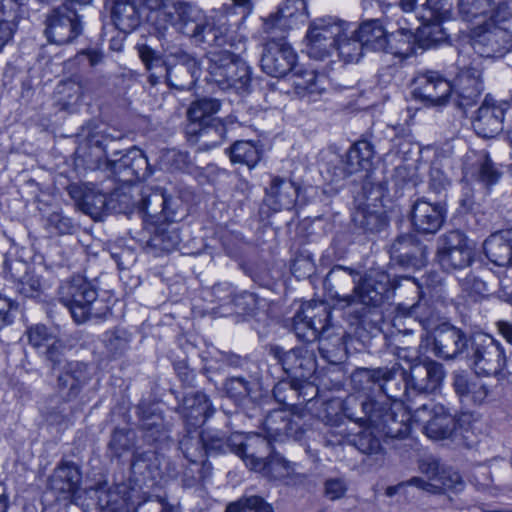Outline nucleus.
<instances>
[{"instance_id":"nucleus-6","label":"nucleus","mask_w":512,"mask_h":512,"mask_svg":"<svg viewBox=\"0 0 512 512\" xmlns=\"http://www.w3.org/2000/svg\"><path fill=\"white\" fill-rule=\"evenodd\" d=\"M409 414L408 431L411 422L420 424L423 433L432 440L449 439L456 430L455 417L442 404L426 403ZM407 432L405 435H407Z\"/></svg>"},{"instance_id":"nucleus-20","label":"nucleus","mask_w":512,"mask_h":512,"mask_svg":"<svg viewBox=\"0 0 512 512\" xmlns=\"http://www.w3.org/2000/svg\"><path fill=\"white\" fill-rule=\"evenodd\" d=\"M452 8L451 0H425L416 8L414 15L422 24L420 33L431 41L441 40L443 36L440 23L451 18Z\"/></svg>"},{"instance_id":"nucleus-43","label":"nucleus","mask_w":512,"mask_h":512,"mask_svg":"<svg viewBox=\"0 0 512 512\" xmlns=\"http://www.w3.org/2000/svg\"><path fill=\"white\" fill-rule=\"evenodd\" d=\"M180 242V235L175 228L160 226L147 241L146 248L154 252H169L177 248Z\"/></svg>"},{"instance_id":"nucleus-31","label":"nucleus","mask_w":512,"mask_h":512,"mask_svg":"<svg viewBox=\"0 0 512 512\" xmlns=\"http://www.w3.org/2000/svg\"><path fill=\"white\" fill-rule=\"evenodd\" d=\"M486 257L497 266H512V229L491 234L483 244Z\"/></svg>"},{"instance_id":"nucleus-59","label":"nucleus","mask_w":512,"mask_h":512,"mask_svg":"<svg viewBox=\"0 0 512 512\" xmlns=\"http://www.w3.org/2000/svg\"><path fill=\"white\" fill-rule=\"evenodd\" d=\"M349 164L343 157H336L334 161L327 164L325 173L330 182H339L345 178L354 175L349 171Z\"/></svg>"},{"instance_id":"nucleus-8","label":"nucleus","mask_w":512,"mask_h":512,"mask_svg":"<svg viewBox=\"0 0 512 512\" xmlns=\"http://www.w3.org/2000/svg\"><path fill=\"white\" fill-rule=\"evenodd\" d=\"M163 65L167 84L179 90L193 87L201 72L199 61L179 47L165 50Z\"/></svg>"},{"instance_id":"nucleus-15","label":"nucleus","mask_w":512,"mask_h":512,"mask_svg":"<svg viewBox=\"0 0 512 512\" xmlns=\"http://www.w3.org/2000/svg\"><path fill=\"white\" fill-rule=\"evenodd\" d=\"M471 359L478 375H497L506 365L503 347L490 335H482L475 339Z\"/></svg>"},{"instance_id":"nucleus-45","label":"nucleus","mask_w":512,"mask_h":512,"mask_svg":"<svg viewBox=\"0 0 512 512\" xmlns=\"http://www.w3.org/2000/svg\"><path fill=\"white\" fill-rule=\"evenodd\" d=\"M263 429L266 435L274 441L284 435H289L292 431L289 414L284 410L270 412L264 420Z\"/></svg>"},{"instance_id":"nucleus-50","label":"nucleus","mask_w":512,"mask_h":512,"mask_svg":"<svg viewBox=\"0 0 512 512\" xmlns=\"http://www.w3.org/2000/svg\"><path fill=\"white\" fill-rule=\"evenodd\" d=\"M298 469L297 464L287 461L279 454H275L270 457L268 466L262 473L264 476L269 475L274 478H292L302 475Z\"/></svg>"},{"instance_id":"nucleus-19","label":"nucleus","mask_w":512,"mask_h":512,"mask_svg":"<svg viewBox=\"0 0 512 512\" xmlns=\"http://www.w3.org/2000/svg\"><path fill=\"white\" fill-rule=\"evenodd\" d=\"M269 352L292 378V385L309 380L316 370V360L303 348L284 351L282 347L272 346Z\"/></svg>"},{"instance_id":"nucleus-29","label":"nucleus","mask_w":512,"mask_h":512,"mask_svg":"<svg viewBox=\"0 0 512 512\" xmlns=\"http://www.w3.org/2000/svg\"><path fill=\"white\" fill-rule=\"evenodd\" d=\"M466 346L467 339L459 329L444 324L436 330L433 350L438 357L452 359Z\"/></svg>"},{"instance_id":"nucleus-34","label":"nucleus","mask_w":512,"mask_h":512,"mask_svg":"<svg viewBox=\"0 0 512 512\" xmlns=\"http://www.w3.org/2000/svg\"><path fill=\"white\" fill-rule=\"evenodd\" d=\"M399 29L397 32H391L388 38L387 49L382 52L390 53L401 59L408 58L413 53L411 40L413 38V30L420 32V27L414 28L406 18L396 20Z\"/></svg>"},{"instance_id":"nucleus-2","label":"nucleus","mask_w":512,"mask_h":512,"mask_svg":"<svg viewBox=\"0 0 512 512\" xmlns=\"http://www.w3.org/2000/svg\"><path fill=\"white\" fill-rule=\"evenodd\" d=\"M147 10L146 19L158 31L172 26L180 33L191 36L193 27L204 20L203 11L183 0H141Z\"/></svg>"},{"instance_id":"nucleus-25","label":"nucleus","mask_w":512,"mask_h":512,"mask_svg":"<svg viewBox=\"0 0 512 512\" xmlns=\"http://www.w3.org/2000/svg\"><path fill=\"white\" fill-rule=\"evenodd\" d=\"M446 209L440 202H430L425 198L418 199L412 209V223L421 233H436L444 223Z\"/></svg>"},{"instance_id":"nucleus-57","label":"nucleus","mask_w":512,"mask_h":512,"mask_svg":"<svg viewBox=\"0 0 512 512\" xmlns=\"http://www.w3.org/2000/svg\"><path fill=\"white\" fill-rule=\"evenodd\" d=\"M106 484L107 482H99L95 488L86 490L84 492L86 495L85 499H89L91 501L95 500V504L100 509H104L110 504L115 503L117 501L116 497L111 492H109V488Z\"/></svg>"},{"instance_id":"nucleus-47","label":"nucleus","mask_w":512,"mask_h":512,"mask_svg":"<svg viewBox=\"0 0 512 512\" xmlns=\"http://www.w3.org/2000/svg\"><path fill=\"white\" fill-rule=\"evenodd\" d=\"M229 157L233 163L253 168L259 162L261 152L251 141H237L229 148Z\"/></svg>"},{"instance_id":"nucleus-12","label":"nucleus","mask_w":512,"mask_h":512,"mask_svg":"<svg viewBox=\"0 0 512 512\" xmlns=\"http://www.w3.org/2000/svg\"><path fill=\"white\" fill-rule=\"evenodd\" d=\"M444 377L443 365L436 361L424 360L411 364L404 377L408 399L416 395L434 393L440 388Z\"/></svg>"},{"instance_id":"nucleus-28","label":"nucleus","mask_w":512,"mask_h":512,"mask_svg":"<svg viewBox=\"0 0 512 512\" xmlns=\"http://www.w3.org/2000/svg\"><path fill=\"white\" fill-rule=\"evenodd\" d=\"M501 177V172L486 151L474 153L473 157L467 156L464 166V178L482 183L485 186L496 184Z\"/></svg>"},{"instance_id":"nucleus-13","label":"nucleus","mask_w":512,"mask_h":512,"mask_svg":"<svg viewBox=\"0 0 512 512\" xmlns=\"http://www.w3.org/2000/svg\"><path fill=\"white\" fill-rule=\"evenodd\" d=\"M502 23H479L473 30L472 47L483 57L503 56L512 48V34Z\"/></svg>"},{"instance_id":"nucleus-52","label":"nucleus","mask_w":512,"mask_h":512,"mask_svg":"<svg viewBox=\"0 0 512 512\" xmlns=\"http://www.w3.org/2000/svg\"><path fill=\"white\" fill-rule=\"evenodd\" d=\"M170 202L171 198L167 197L162 191H155L142 199L141 209L149 216L160 213L168 219L170 218L168 212Z\"/></svg>"},{"instance_id":"nucleus-33","label":"nucleus","mask_w":512,"mask_h":512,"mask_svg":"<svg viewBox=\"0 0 512 512\" xmlns=\"http://www.w3.org/2000/svg\"><path fill=\"white\" fill-rule=\"evenodd\" d=\"M453 386L456 394L464 403L481 405L489 395L487 385L478 377L455 374Z\"/></svg>"},{"instance_id":"nucleus-54","label":"nucleus","mask_w":512,"mask_h":512,"mask_svg":"<svg viewBox=\"0 0 512 512\" xmlns=\"http://www.w3.org/2000/svg\"><path fill=\"white\" fill-rule=\"evenodd\" d=\"M141 426L145 430V438L148 442H162L168 439L163 418L159 414L143 415Z\"/></svg>"},{"instance_id":"nucleus-26","label":"nucleus","mask_w":512,"mask_h":512,"mask_svg":"<svg viewBox=\"0 0 512 512\" xmlns=\"http://www.w3.org/2000/svg\"><path fill=\"white\" fill-rule=\"evenodd\" d=\"M29 343L44 354L55 369L60 366L64 356V343L45 325H35L28 330Z\"/></svg>"},{"instance_id":"nucleus-37","label":"nucleus","mask_w":512,"mask_h":512,"mask_svg":"<svg viewBox=\"0 0 512 512\" xmlns=\"http://www.w3.org/2000/svg\"><path fill=\"white\" fill-rule=\"evenodd\" d=\"M289 80L295 93L301 97L313 98L325 90V77L317 74L314 70H296L291 73Z\"/></svg>"},{"instance_id":"nucleus-36","label":"nucleus","mask_w":512,"mask_h":512,"mask_svg":"<svg viewBox=\"0 0 512 512\" xmlns=\"http://www.w3.org/2000/svg\"><path fill=\"white\" fill-rule=\"evenodd\" d=\"M111 17L116 28L130 33L140 24V11L133 0H113Z\"/></svg>"},{"instance_id":"nucleus-44","label":"nucleus","mask_w":512,"mask_h":512,"mask_svg":"<svg viewBox=\"0 0 512 512\" xmlns=\"http://www.w3.org/2000/svg\"><path fill=\"white\" fill-rule=\"evenodd\" d=\"M419 248L412 235L399 236L390 247V257L402 266H408L416 259Z\"/></svg>"},{"instance_id":"nucleus-11","label":"nucleus","mask_w":512,"mask_h":512,"mask_svg":"<svg viewBox=\"0 0 512 512\" xmlns=\"http://www.w3.org/2000/svg\"><path fill=\"white\" fill-rule=\"evenodd\" d=\"M331 311L324 302L311 301L303 304L293 318L296 336L307 342L321 337L329 324Z\"/></svg>"},{"instance_id":"nucleus-56","label":"nucleus","mask_w":512,"mask_h":512,"mask_svg":"<svg viewBox=\"0 0 512 512\" xmlns=\"http://www.w3.org/2000/svg\"><path fill=\"white\" fill-rule=\"evenodd\" d=\"M129 342V335L122 329L108 331L104 335L105 346L113 354L122 353L127 349Z\"/></svg>"},{"instance_id":"nucleus-30","label":"nucleus","mask_w":512,"mask_h":512,"mask_svg":"<svg viewBox=\"0 0 512 512\" xmlns=\"http://www.w3.org/2000/svg\"><path fill=\"white\" fill-rule=\"evenodd\" d=\"M298 197L295 184L284 178L274 177L266 190L265 203L274 212L291 209Z\"/></svg>"},{"instance_id":"nucleus-4","label":"nucleus","mask_w":512,"mask_h":512,"mask_svg":"<svg viewBox=\"0 0 512 512\" xmlns=\"http://www.w3.org/2000/svg\"><path fill=\"white\" fill-rule=\"evenodd\" d=\"M274 440L259 433H233L227 438L231 452L239 456L251 471L262 473L266 470L273 453Z\"/></svg>"},{"instance_id":"nucleus-21","label":"nucleus","mask_w":512,"mask_h":512,"mask_svg":"<svg viewBox=\"0 0 512 512\" xmlns=\"http://www.w3.org/2000/svg\"><path fill=\"white\" fill-rule=\"evenodd\" d=\"M81 32L82 26L77 13L66 5L54 9L47 19V38L57 45L72 42Z\"/></svg>"},{"instance_id":"nucleus-53","label":"nucleus","mask_w":512,"mask_h":512,"mask_svg":"<svg viewBox=\"0 0 512 512\" xmlns=\"http://www.w3.org/2000/svg\"><path fill=\"white\" fill-rule=\"evenodd\" d=\"M220 109V103L216 99L203 98L194 101L187 111L190 121L202 123Z\"/></svg>"},{"instance_id":"nucleus-39","label":"nucleus","mask_w":512,"mask_h":512,"mask_svg":"<svg viewBox=\"0 0 512 512\" xmlns=\"http://www.w3.org/2000/svg\"><path fill=\"white\" fill-rule=\"evenodd\" d=\"M349 164V171L357 174L369 171L373 164L374 148L367 140L354 143L344 157Z\"/></svg>"},{"instance_id":"nucleus-9","label":"nucleus","mask_w":512,"mask_h":512,"mask_svg":"<svg viewBox=\"0 0 512 512\" xmlns=\"http://www.w3.org/2000/svg\"><path fill=\"white\" fill-rule=\"evenodd\" d=\"M436 259L443 270L460 271L472 264L474 252L465 234L459 230H453L439 237Z\"/></svg>"},{"instance_id":"nucleus-40","label":"nucleus","mask_w":512,"mask_h":512,"mask_svg":"<svg viewBox=\"0 0 512 512\" xmlns=\"http://www.w3.org/2000/svg\"><path fill=\"white\" fill-rule=\"evenodd\" d=\"M79 206L85 214L94 219L100 218L107 207V194L95 184H85Z\"/></svg>"},{"instance_id":"nucleus-62","label":"nucleus","mask_w":512,"mask_h":512,"mask_svg":"<svg viewBox=\"0 0 512 512\" xmlns=\"http://www.w3.org/2000/svg\"><path fill=\"white\" fill-rule=\"evenodd\" d=\"M201 445L204 449L205 456L208 454L226 453L231 452V448L227 445V439L224 440L220 437L209 436L208 434H202L200 437Z\"/></svg>"},{"instance_id":"nucleus-7","label":"nucleus","mask_w":512,"mask_h":512,"mask_svg":"<svg viewBox=\"0 0 512 512\" xmlns=\"http://www.w3.org/2000/svg\"><path fill=\"white\" fill-rule=\"evenodd\" d=\"M349 28V23L331 16L313 21L306 34L309 57L322 60L329 56L338 38Z\"/></svg>"},{"instance_id":"nucleus-58","label":"nucleus","mask_w":512,"mask_h":512,"mask_svg":"<svg viewBox=\"0 0 512 512\" xmlns=\"http://www.w3.org/2000/svg\"><path fill=\"white\" fill-rule=\"evenodd\" d=\"M54 480H80L82 471L80 464L73 460L62 459L54 469Z\"/></svg>"},{"instance_id":"nucleus-61","label":"nucleus","mask_w":512,"mask_h":512,"mask_svg":"<svg viewBox=\"0 0 512 512\" xmlns=\"http://www.w3.org/2000/svg\"><path fill=\"white\" fill-rule=\"evenodd\" d=\"M47 224L49 228L61 235L72 234L75 230V225L72 220L59 212L50 214L47 219Z\"/></svg>"},{"instance_id":"nucleus-16","label":"nucleus","mask_w":512,"mask_h":512,"mask_svg":"<svg viewBox=\"0 0 512 512\" xmlns=\"http://www.w3.org/2000/svg\"><path fill=\"white\" fill-rule=\"evenodd\" d=\"M235 23H230L228 17L221 11L209 18L204 17L199 25L193 27L190 38L196 43L207 44L210 47L217 48L229 45L235 46L232 27Z\"/></svg>"},{"instance_id":"nucleus-3","label":"nucleus","mask_w":512,"mask_h":512,"mask_svg":"<svg viewBox=\"0 0 512 512\" xmlns=\"http://www.w3.org/2000/svg\"><path fill=\"white\" fill-rule=\"evenodd\" d=\"M210 81L222 90L245 92L251 82L250 68L239 56L228 49L208 53Z\"/></svg>"},{"instance_id":"nucleus-38","label":"nucleus","mask_w":512,"mask_h":512,"mask_svg":"<svg viewBox=\"0 0 512 512\" xmlns=\"http://www.w3.org/2000/svg\"><path fill=\"white\" fill-rule=\"evenodd\" d=\"M365 48L373 51L387 49L390 33L386 31L378 19L364 21L357 30H353Z\"/></svg>"},{"instance_id":"nucleus-17","label":"nucleus","mask_w":512,"mask_h":512,"mask_svg":"<svg viewBox=\"0 0 512 512\" xmlns=\"http://www.w3.org/2000/svg\"><path fill=\"white\" fill-rule=\"evenodd\" d=\"M451 96L456 106L466 109L475 105L484 90L482 70L473 61L470 66L461 68L451 83Z\"/></svg>"},{"instance_id":"nucleus-41","label":"nucleus","mask_w":512,"mask_h":512,"mask_svg":"<svg viewBox=\"0 0 512 512\" xmlns=\"http://www.w3.org/2000/svg\"><path fill=\"white\" fill-rule=\"evenodd\" d=\"M390 372L385 368H358L351 375V383L355 390L363 392L368 395L374 393L377 389L379 391L381 377L390 375Z\"/></svg>"},{"instance_id":"nucleus-35","label":"nucleus","mask_w":512,"mask_h":512,"mask_svg":"<svg viewBox=\"0 0 512 512\" xmlns=\"http://www.w3.org/2000/svg\"><path fill=\"white\" fill-rule=\"evenodd\" d=\"M109 169L115 173L127 172L131 177L143 178L147 175L148 161L138 148H131L118 159L108 162Z\"/></svg>"},{"instance_id":"nucleus-22","label":"nucleus","mask_w":512,"mask_h":512,"mask_svg":"<svg viewBox=\"0 0 512 512\" xmlns=\"http://www.w3.org/2000/svg\"><path fill=\"white\" fill-rule=\"evenodd\" d=\"M458 10L469 22L504 23L511 15L508 0H458Z\"/></svg>"},{"instance_id":"nucleus-32","label":"nucleus","mask_w":512,"mask_h":512,"mask_svg":"<svg viewBox=\"0 0 512 512\" xmlns=\"http://www.w3.org/2000/svg\"><path fill=\"white\" fill-rule=\"evenodd\" d=\"M386 371L390 372V375L381 377L379 391L385 395L386 399L380 401V405H385L389 412L392 411V406L396 402H400L403 406L402 397L408 398V394L405 392V376L406 371L402 370L398 365H394L391 368L384 367Z\"/></svg>"},{"instance_id":"nucleus-23","label":"nucleus","mask_w":512,"mask_h":512,"mask_svg":"<svg viewBox=\"0 0 512 512\" xmlns=\"http://www.w3.org/2000/svg\"><path fill=\"white\" fill-rule=\"evenodd\" d=\"M305 0H284L275 14L264 21V30L272 33L275 30L288 31L303 24L307 19Z\"/></svg>"},{"instance_id":"nucleus-64","label":"nucleus","mask_w":512,"mask_h":512,"mask_svg":"<svg viewBox=\"0 0 512 512\" xmlns=\"http://www.w3.org/2000/svg\"><path fill=\"white\" fill-rule=\"evenodd\" d=\"M241 504L243 512H273L271 505L258 496L241 498Z\"/></svg>"},{"instance_id":"nucleus-51","label":"nucleus","mask_w":512,"mask_h":512,"mask_svg":"<svg viewBox=\"0 0 512 512\" xmlns=\"http://www.w3.org/2000/svg\"><path fill=\"white\" fill-rule=\"evenodd\" d=\"M180 449L182 450L184 456L193 464H202L203 475L202 479H205L210 476L209 464L204 460L205 452L201 445L200 439H193L186 437L180 442Z\"/></svg>"},{"instance_id":"nucleus-60","label":"nucleus","mask_w":512,"mask_h":512,"mask_svg":"<svg viewBox=\"0 0 512 512\" xmlns=\"http://www.w3.org/2000/svg\"><path fill=\"white\" fill-rule=\"evenodd\" d=\"M227 395L234 399H240L250 394V383L243 377H230L224 384Z\"/></svg>"},{"instance_id":"nucleus-24","label":"nucleus","mask_w":512,"mask_h":512,"mask_svg":"<svg viewBox=\"0 0 512 512\" xmlns=\"http://www.w3.org/2000/svg\"><path fill=\"white\" fill-rule=\"evenodd\" d=\"M90 380L88 366L82 362H66L57 377V392L64 401L75 399Z\"/></svg>"},{"instance_id":"nucleus-14","label":"nucleus","mask_w":512,"mask_h":512,"mask_svg":"<svg viewBox=\"0 0 512 512\" xmlns=\"http://www.w3.org/2000/svg\"><path fill=\"white\" fill-rule=\"evenodd\" d=\"M413 97L427 106L446 104L451 96V83L437 71H420L412 81Z\"/></svg>"},{"instance_id":"nucleus-1","label":"nucleus","mask_w":512,"mask_h":512,"mask_svg":"<svg viewBox=\"0 0 512 512\" xmlns=\"http://www.w3.org/2000/svg\"><path fill=\"white\" fill-rule=\"evenodd\" d=\"M343 413L350 420L375 429L390 438L403 437L408 432L409 414L405 406L396 402L389 412L380 400L374 401L363 395H349L343 401Z\"/></svg>"},{"instance_id":"nucleus-49","label":"nucleus","mask_w":512,"mask_h":512,"mask_svg":"<svg viewBox=\"0 0 512 512\" xmlns=\"http://www.w3.org/2000/svg\"><path fill=\"white\" fill-rule=\"evenodd\" d=\"M419 470L428 478L437 480H459L460 476L449 465L442 464L433 458L422 459L419 463Z\"/></svg>"},{"instance_id":"nucleus-48","label":"nucleus","mask_w":512,"mask_h":512,"mask_svg":"<svg viewBox=\"0 0 512 512\" xmlns=\"http://www.w3.org/2000/svg\"><path fill=\"white\" fill-rule=\"evenodd\" d=\"M338 50L339 56L346 63L357 62L362 56V50L365 48V45L360 41L359 37L356 34L351 32V35H348V30L339 37L335 46Z\"/></svg>"},{"instance_id":"nucleus-63","label":"nucleus","mask_w":512,"mask_h":512,"mask_svg":"<svg viewBox=\"0 0 512 512\" xmlns=\"http://www.w3.org/2000/svg\"><path fill=\"white\" fill-rule=\"evenodd\" d=\"M17 289L25 297H36L41 291L40 279L33 275H25L17 283Z\"/></svg>"},{"instance_id":"nucleus-42","label":"nucleus","mask_w":512,"mask_h":512,"mask_svg":"<svg viewBox=\"0 0 512 512\" xmlns=\"http://www.w3.org/2000/svg\"><path fill=\"white\" fill-rule=\"evenodd\" d=\"M55 486L46 490L41 498L44 506H51L54 502H75L81 501V496L78 495L79 482H54Z\"/></svg>"},{"instance_id":"nucleus-46","label":"nucleus","mask_w":512,"mask_h":512,"mask_svg":"<svg viewBox=\"0 0 512 512\" xmlns=\"http://www.w3.org/2000/svg\"><path fill=\"white\" fill-rule=\"evenodd\" d=\"M212 414L208 397L202 392L188 396L184 400V415L188 419L204 422Z\"/></svg>"},{"instance_id":"nucleus-10","label":"nucleus","mask_w":512,"mask_h":512,"mask_svg":"<svg viewBox=\"0 0 512 512\" xmlns=\"http://www.w3.org/2000/svg\"><path fill=\"white\" fill-rule=\"evenodd\" d=\"M392 285L390 277L382 271H370L354 287V294L341 296L337 291L331 294L332 298L350 306L356 302L367 306H377L382 303L385 295Z\"/></svg>"},{"instance_id":"nucleus-27","label":"nucleus","mask_w":512,"mask_h":512,"mask_svg":"<svg viewBox=\"0 0 512 512\" xmlns=\"http://www.w3.org/2000/svg\"><path fill=\"white\" fill-rule=\"evenodd\" d=\"M504 109L486 97L473 121L476 133L484 138L497 135L503 128Z\"/></svg>"},{"instance_id":"nucleus-55","label":"nucleus","mask_w":512,"mask_h":512,"mask_svg":"<svg viewBox=\"0 0 512 512\" xmlns=\"http://www.w3.org/2000/svg\"><path fill=\"white\" fill-rule=\"evenodd\" d=\"M409 314L415 317L426 330L434 329L439 321L438 312L428 302L422 300L410 307Z\"/></svg>"},{"instance_id":"nucleus-18","label":"nucleus","mask_w":512,"mask_h":512,"mask_svg":"<svg viewBox=\"0 0 512 512\" xmlns=\"http://www.w3.org/2000/svg\"><path fill=\"white\" fill-rule=\"evenodd\" d=\"M297 54L284 38L269 40L261 57L262 70L272 77H283L292 72Z\"/></svg>"},{"instance_id":"nucleus-5","label":"nucleus","mask_w":512,"mask_h":512,"mask_svg":"<svg viewBox=\"0 0 512 512\" xmlns=\"http://www.w3.org/2000/svg\"><path fill=\"white\" fill-rule=\"evenodd\" d=\"M58 296L59 301L69 309L74 321L78 324L99 315L93 312V305L98 296L97 291L81 276L63 282L59 287Z\"/></svg>"}]
</instances>
